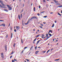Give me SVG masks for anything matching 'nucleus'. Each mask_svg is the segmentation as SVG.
<instances>
[{"instance_id":"1","label":"nucleus","mask_w":62,"mask_h":62,"mask_svg":"<svg viewBox=\"0 0 62 62\" xmlns=\"http://www.w3.org/2000/svg\"><path fill=\"white\" fill-rule=\"evenodd\" d=\"M0 2L1 3L2 6H4V7H6V5H5L3 3V1L2 0H0Z\"/></svg>"},{"instance_id":"2","label":"nucleus","mask_w":62,"mask_h":62,"mask_svg":"<svg viewBox=\"0 0 62 62\" xmlns=\"http://www.w3.org/2000/svg\"><path fill=\"white\" fill-rule=\"evenodd\" d=\"M34 18H35L36 19H37V17L36 16H33L30 19V20H32V19H34Z\"/></svg>"},{"instance_id":"3","label":"nucleus","mask_w":62,"mask_h":62,"mask_svg":"<svg viewBox=\"0 0 62 62\" xmlns=\"http://www.w3.org/2000/svg\"><path fill=\"white\" fill-rule=\"evenodd\" d=\"M20 28V27L19 26H16V29L17 30L19 29Z\"/></svg>"},{"instance_id":"4","label":"nucleus","mask_w":62,"mask_h":62,"mask_svg":"<svg viewBox=\"0 0 62 62\" xmlns=\"http://www.w3.org/2000/svg\"><path fill=\"white\" fill-rule=\"evenodd\" d=\"M1 56L2 58H4V55H3V53H2L1 54Z\"/></svg>"},{"instance_id":"5","label":"nucleus","mask_w":62,"mask_h":62,"mask_svg":"<svg viewBox=\"0 0 62 62\" xmlns=\"http://www.w3.org/2000/svg\"><path fill=\"white\" fill-rule=\"evenodd\" d=\"M8 8L9 10H12V7H9V8Z\"/></svg>"},{"instance_id":"6","label":"nucleus","mask_w":62,"mask_h":62,"mask_svg":"<svg viewBox=\"0 0 62 62\" xmlns=\"http://www.w3.org/2000/svg\"><path fill=\"white\" fill-rule=\"evenodd\" d=\"M40 13H42V14L44 13H45V11H44L43 12L40 11Z\"/></svg>"},{"instance_id":"7","label":"nucleus","mask_w":62,"mask_h":62,"mask_svg":"<svg viewBox=\"0 0 62 62\" xmlns=\"http://www.w3.org/2000/svg\"><path fill=\"white\" fill-rule=\"evenodd\" d=\"M53 1H54V2H55V3H58V1H56V0H53Z\"/></svg>"},{"instance_id":"8","label":"nucleus","mask_w":62,"mask_h":62,"mask_svg":"<svg viewBox=\"0 0 62 62\" xmlns=\"http://www.w3.org/2000/svg\"><path fill=\"white\" fill-rule=\"evenodd\" d=\"M39 51H37L36 52H35V54H38V53H39Z\"/></svg>"},{"instance_id":"9","label":"nucleus","mask_w":62,"mask_h":62,"mask_svg":"<svg viewBox=\"0 0 62 62\" xmlns=\"http://www.w3.org/2000/svg\"><path fill=\"white\" fill-rule=\"evenodd\" d=\"M18 18L19 20H21V18H20V15H18Z\"/></svg>"},{"instance_id":"10","label":"nucleus","mask_w":62,"mask_h":62,"mask_svg":"<svg viewBox=\"0 0 62 62\" xmlns=\"http://www.w3.org/2000/svg\"><path fill=\"white\" fill-rule=\"evenodd\" d=\"M5 48L6 51H7V46H5Z\"/></svg>"},{"instance_id":"11","label":"nucleus","mask_w":62,"mask_h":62,"mask_svg":"<svg viewBox=\"0 0 62 62\" xmlns=\"http://www.w3.org/2000/svg\"><path fill=\"white\" fill-rule=\"evenodd\" d=\"M4 10L5 11H7V12H8V10L7 9H4Z\"/></svg>"},{"instance_id":"12","label":"nucleus","mask_w":62,"mask_h":62,"mask_svg":"<svg viewBox=\"0 0 62 62\" xmlns=\"http://www.w3.org/2000/svg\"><path fill=\"white\" fill-rule=\"evenodd\" d=\"M40 34H39L38 35H37L36 36V38H37V37H39V36H40Z\"/></svg>"},{"instance_id":"13","label":"nucleus","mask_w":62,"mask_h":62,"mask_svg":"<svg viewBox=\"0 0 62 62\" xmlns=\"http://www.w3.org/2000/svg\"><path fill=\"white\" fill-rule=\"evenodd\" d=\"M54 24H53L52 26V27H54Z\"/></svg>"},{"instance_id":"14","label":"nucleus","mask_w":62,"mask_h":62,"mask_svg":"<svg viewBox=\"0 0 62 62\" xmlns=\"http://www.w3.org/2000/svg\"><path fill=\"white\" fill-rule=\"evenodd\" d=\"M52 31L51 30H49V32H51V33H53V31Z\"/></svg>"},{"instance_id":"15","label":"nucleus","mask_w":62,"mask_h":62,"mask_svg":"<svg viewBox=\"0 0 62 62\" xmlns=\"http://www.w3.org/2000/svg\"><path fill=\"white\" fill-rule=\"evenodd\" d=\"M58 7H59V8H61V7H62V5L59 6Z\"/></svg>"},{"instance_id":"16","label":"nucleus","mask_w":62,"mask_h":62,"mask_svg":"<svg viewBox=\"0 0 62 62\" xmlns=\"http://www.w3.org/2000/svg\"><path fill=\"white\" fill-rule=\"evenodd\" d=\"M7 7H8V8L10 7V6H9V5H7Z\"/></svg>"},{"instance_id":"17","label":"nucleus","mask_w":62,"mask_h":62,"mask_svg":"<svg viewBox=\"0 0 62 62\" xmlns=\"http://www.w3.org/2000/svg\"><path fill=\"white\" fill-rule=\"evenodd\" d=\"M46 38H47L48 37V34L47 33L46 35Z\"/></svg>"},{"instance_id":"18","label":"nucleus","mask_w":62,"mask_h":62,"mask_svg":"<svg viewBox=\"0 0 62 62\" xmlns=\"http://www.w3.org/2000/svg\"><path fill=\"white\" fill-rule=\"evenodd\" d=\"M5 24L3 23L2 24V26H5Z\"/></svg>"},{"instance_id":"19","label":"nucleus","mask_w":62,"mask_h":62,"mask_svg":"<svg viewBox=\"0 0 62 62\" xmlns=\"http://www.w3.org/2000/svg\"><path fill=\"white\" fill-rule=\"evenodd\" d=\"M58 14L60 16H61V15L59 13H58Z\"/></svg>"},{"instance_id":"20","label":"nucleus","mask_w":62,"mask_h":62,"mask_svg":"<svg viewBox=\"0 0 62 62\" xmlns=\"http://www.w3.org/2000/svg\"><path fill=\"white\" fill-rule=\"evenodd\" d=\"M39 41H38L37 43V44H36V45H37L38 44V43H39Z\"/></svg>"},{"instance_id":"21","label":"nucleus","mask_w":62,"mask_h":62,"mask_svg":"<svg viewBox=\"0 0 62 62\" xmlns=\"http://www.w3.org/2000/svg\"><path fill=\"white\" fill-rule=\"evenodd\" d=\"M20 16H21V18H22V17H23V16L22 15V14H21L20 15Z\"/></svg>"},{"instance_id":"22","label":"nucleus","mask_w":62,"mask_h":62,"mask_svg":"<svg viewBox=\"0 0 62 62\" xmlns=\"http://www.w3.org/2000/svg\"><path fill=\"white\" fill-rule=\"evenodd\" d=\"M14 52V51H13V50L12 51V52L11 53V54H13Z\"/></svg>"},{"instance_id":"23","label":"nucleus","mask_w":62,"mask_h":62,"mask_svg":"<svg viewBox=\"0 0 62 62\" xmlns=\"http://www.w3.org/2000/svg\"><path fill=\"white\" fill-rule=\"evenodd\" d=\"M50 50H48L46 54H47L48 53V52H49L50 51Z\"/></svg>"},{"instance_id":"24","label":"nucleus","mask_w":62,"mask_h":62,"mask_svg":"<svg viewBox=\"0 0 62 62\" xmlns=\"http://www.w3.org/2000/svg\"><path fill=\"white\" fill-rule=\"evenodd\" d=\"M0 7H1V8H3V6H2L0 4Z\"/></svg>"},{"instance_id":"25","label":"nucleus","mask_w":62,"mask_h":62,"mask_svg":"<svg viewBox=\"0 0 62 62\" xmlns=\"http://www.w3.org/2000/svg\"><path fill=\"white\" fill-rule=\"evenodd\" d=\"M59 59H58L57 60H55V61H58V60H59Z\"/></svg>"},{"instance_id":"26","label":"nucleus","mask_w":62,"mask_h":62,"mask_svg":"<svg viewBox=\"0 0 62 62\" xmlns=\"http://www.w3.org/2000/svg\"><path fill=\"white\" fill-rule=\"evenodd\" d=\"M42 37H44V34H42Z\"/></svg>"},{"instance_id":"27","label":"nucleus","mask_w":62,"mask_h":62,"mask_svg":"<svg viewBox=\"0 0 62 62\" xmlns=\"http://www.w3.org/2000/svg\"><path fill=\"white\" fill-rule=\"evenodd\" d=\"M37 46H36L35 47V50H36L37 49Z\"/></svg>"},{"instance_id":"28","label":"nucleus","mask_w":62,"mask_h":62,"mask_svg":"<svg viewBox=\"0 0 62 62\" xmlns=\"http://www.w3.org/2000/svg\"><path fill=\"white\" fill-rule=\"evenodd\" d=\"M30 21V20H28V22H27V23H29V21Z\"/></svg>"},{"instance_id":"29","label":"nucleus","mask_w":62,"mask_h":62,"mask_svg":"<svg viewBox=\"0 0 62 62\" xmlns=\"http://www.w3.org/2000/svg\"><path fill=\"white\" fill-rule=\"evenodd\" d=\"M36 39H37V38L35 39L34 40V41H35L36 40Z\"/></svg>"},{"instance_id":"30","label":"nucleus","mask_w":62,"mask_h":62,"mask_svg":"<svg viewBox=\"0 0 62 62\" xmlns=\"http://www.w3.org/2000/svg\"><path fill=\"white\" fill-rule=\"evenodd\" d=\"M40 24L41 26H43V25L41 23Z\"/></svg>"},{"instance_id":"31","label":"nucleus","mask_w":62,"mask_h":62,"mask_svg":"<svg viewBox=\"0 0 62 62\" xmlns=\"http://www.w3.org/2000/svg\"><path fill=\"white\" fill-rule=\"evenodd\" d=\"M39 27L40 28H42V27H41V26H39Z\"/></svg>"},{"instance_id":"32","label":"nucleus","mask_w":62,"mask_h":62,"mask_svg":"<svg viewBox=\"0 0 62 62\" xmlns=\"http://www.w3.org/2000/svg\"><path fill=\"white\" fill-rule=\"evenodd\" d=\"M8 35H7L6 36V38H8Z\"/></svg>"},{"instance_id":"33","label":"nucleus","mask_w":62,"mask_h":62,"mask_svg":"<svg viewBox=\"0 0 62 62\" xmlns=\"http://www.w3.org/2000/svg\"><path fill=\"white\" fill-rule=\"evenodd\" d=\"M2 8H7V7H2Z\"/></svg>"},{"instance_id":"34","label":"nucleus","mask_w":62,"mask_h":62,"mask_svg":"<svg viewBox=\"0 0 62 62\" xmlns=\"http://www.w3.org/2000/svg\"><path fill=\"white\" fill-rule=\"evenodd\" d=\"M47 17V16H44V18H46Z\"/></svg>"},{"instance_id":"35","label":"nucleus","mask_w":62,"mask_h":62,"mask_svg":"<svg viewBox=\"0 0 62 62\" xmlns=\"http://www.w3.org/2000/svg\"><path fill=\"white\" fill-rule=\"evenodd\" d=\"M43 1L45 3H46V1H45V0H43Z\"/></svg>"},{"instance_id":"36","label":"nucleus","mask_w":62,"mask_h":62,"mask_svg":"<svg viewBox=\"0 0 62 62\" xmlns=\"http://www.w3.org/2000/svg\"><path fill=\"white\" fill-rule=\"evenodd\" d=\"M15 43L14 44V45H13V46L14 47H15Z\"/></svg>"},{"instance_id":"37","label":"nucleus","mask_w":62,"mask_h":62,"mask_svg":"<svg viewBox=\"0 0 62 62\" xmlns=\"http://www.w3.org/2000/svg\"><path fill=\"white\" fill-rule=\"evenodd\" d=\"M0 22H4V21H3L2 20H0Z\"/></svg>"},{"instance_id":"38","label":"nucleus","mask_w":62,"mask_h":62,"mask_svg":"<svg viewBox=\"0 0 62 62\" xmlns=\"http://www.w3.org/2000/svg\"><path fill=\"white\" fill-rule=\"evenodd\" d=\"M27 48V47H25L24 48V50H25V49H26V48Z\"/></svg>"},{"instance_id":"39","label":"nucleus","mask_w":62,"mask_h":62,"mask_svg":"<svg viewBox=\"0 0 62 62\" xmlns=\"http://www.w3.org/2000/svg\"><path fill=\"white\" fill-rule=\"evenodd\" d=\"M14 61H17V60H16V59H14Z\"/></svg>"},{"instance_id":"40","label":"nucleus","mask_w":62,"mask_h":62,"mask_svg":"<svg viewBox=\"0 0 62 62\" xmlns=\"http://www.w3.org/2000/svg\"><path fill=\"white\" fill-rule=\"evenodd\" d=\"M26 60H27V61L28 62L29 61V60H28V59H26Z\"/></svg>"},{"instance_id":"41","label":"nucleus","mask_w":62,"mask_h":62,"mask_svg":"<svg viewBox=\"0 0 62 62\" xmlns=\"http://www.w3.org/2000/svg\"><path fill=\"white\" fill-rule=\"evenodd\" d=\"M10 30H12V27L11 26L10 27Z\"/></svg>"},{"instance_id":"42","label":"nucleus","mask_w":62,"mask_h":62,"mask_svg":"<svg viewBox=\"0 0 62 62\" xmlns=\"http://www.w3.org/2000/svg\"><path fill=\"white\" fill-rule=\"evenodd\" d=\"M49 35L50 36H52V34H49Z\"/></svg>"},{"instance_id":"43","label":"nucleus","mask_w":62,"mask_h":62,"mask_svg":"<svg viewBox=\"0 0 62 62\" xmlns=\"http://www.w3.org/2000/svg\"><path fill=\"white\" fill-rule=\"evenodd\" d=\"M12 35H13L12 33L11 38H12Z\"/></svg>"},{"instance_id":"44","label":"nucleus","mask_w":62,"mask_h":62,"mask_svg":"<svg viewBox=\"0 0 62 62\" xmlns=\"http://www.w3.org/2000/svg\"><path fill=\"white\" fill-rule=\"evenodd\" d=\"M35 7H34V11L35 12Z\"/></svg>"},{"instance_id":"45","label":"nucleus","mask_w":62,"mask_h":62,"mask_svg":"<svg viewBox=\"0 0 62 62\" xmlns=\"http://www.w3.org/2000/svg\"><path fill=\"white\" fill-rule=\"evenodd\" d=\"M41 8V7L40 6V5H39V8Z\"/></svg>"},{"instance_id":"46","label":"nucleus","mask_w":62,"mask_h":62,"mask_svg":"<svg viewBox=\"0 0 62 62\" xmlns=\"http://www.w3.org/2000/svg\"><path fill=\"white\" fill-rule=\"evenodd\" d=\"M21 42H22V43H23V39H22V40H21Z\"/></svg>"},{"instance_id":"47","label":"nucleus","mask_w":62,"mask_h":62,"mask_svg":"<svg viewBox=\"0 0 62 62\" xmlns=\"http://www.w3.org/2000/svg\"><path fill=\"white\" fill-rule=\"evenodd\" d=\"M12 62H14V60H12Z\"/></svg>"},{"instance_id":"48","label":"nucleus","mask_w":62,"mask_h":62,"mask_svg":"<svg viewBox=\"0 0 62 62\" xmlns=\"http://www.w3.org/2000/svg\"><path fill=\"white\" fill-rule=\"evenodd\" d=\"M14 31L15 32H16V30L15 29L14 30Z\"/></svg>"},{"instance_id":"49","label":"nucleus","mask_w":62,"mask_h":62,"mask_svg":"<svg viewBox=\"0 0 62 62\" xmlns=\"http://www.w3.org/2000/svg\"><path fill=\"white\" fill-rule=\"evenodd\" d=\"M45 52H46V51H44L43 52V53H45Z\"/></svg>"},{"instance_id":"50","label":"nucleus","mask_w":62,"mask_h":62,"mask_svg":"<svg viewBox=\"0 0 62 62\" xmlns=\"http://www.w3.org/2000/svg\"><path fill=\"white\" fill-rule=\"evenodd\" d=\"M37 14L38 16H39V15H40V14L39 13L38 14Z\"/></svg>"},{"instance_id":"51","label":"nucleus","mask_w":62,"mask_h":62,"mask_svg":"<svg viewBox=\"0 0 62 62\" xmlns=\"http://www.w3.org/2000/svg\"><path fill=\"white\" fill-rule=\"evenodd\" d=\"M12 57V56H10V58H11V57Z\"/></svg>"},{"instance_id":"52","label":"nucleus","mask_w":62,"mask_h":62,"mask_svg":"<svg viewBox=\"0 0 62 62\" xmlns=\"http://www.w3.org/2000/svg\"><path fill=\"white\" fill-rule=\"evenodd\" d=\"M3 26L2 24H1L0 25V26Z\"/></svg>"},{"instance_id":"53","label":"nucleus","mask_w":62,"mask_h":62,"mask_svg":"<svg viewBox=\"0 0 62 62\" xmlns=\"http://www.w3.org/2000/svg\"><path fill=\"white\" fill-rule=\"evenodd\" d=\"M24 6V4H23V7Z\"/></svg>"},{"instance_id":"54","label":"nucleus","mask_w":62,"mask_h":62,"mask_svg":"<svg viewBox=\"0 0 62 62\" xmlns=\"http://www.w3.org/2000/svg\"><path fill=\"white\" fill-rule=\"evenodd\" d=\"M56 5H58V3H57L56 4Z\"/></svg>"},{"instance_id":"55","label":"nucleus","mask_w":62,"mask_h":62,"mask_svg":"<svg viewBox=\"0 0 62 62\" xmlns=\"http://www.w3.org/2000/svg\"><path fill=\"white\" fill-rule=\"evenodd\" d=\"M58 5H61V4L58 3Z\"/></svg>"},{"instance_id":"56","label":"nucleus","mask_w":62,"mask_h":62,"mask_svg":"<svg viewBox=\"0 0 62 62\" xmlns=\"http://www.w3.org/2000/svg\"><path fill=\"white\" fill-rule=\"evenodd\" d=\"M22 12H23V9L22 10Z\"/></svg>"},{"instance_id":"57","label":"nucleus","mask_w":62,"mask_h":62,"mask_svg":"<svg viewBox=\"0 0 62 62\" xmlns=\"http://www.w3.org/2000/svg\"><path fill=\"white\" fill-rule=\"evenodd\" d=\"M23 50L22 52V54H23Z\"/></svg>"},{"instance_id":"58","label":"nucleus","mask_w":62,"mask_h":62,"mask_svg":"<svg viewBox=\"0 0 62 62\" xmlns=\"http://www.w3.org/2000/svg\"><path fill=\"white\" fill-rule=\"evenodd\" d=\"M10 25V24L9 23V26Z\"/></svg>"},{"instance_id":"59","label":"nucleus","mask_w":62,"mask_h":62,"mask_svg":"<svg viewBox=\"0 0 62 62\" xmlns=\"http://www.w3.org/2000/svg\"><path fill=\"white\" fill-rule=\"evenodd\" d=\"M48 39V38H47V39L45 40H47V39Z\"/></svg>"},{"instance_id":"60","label":"nucleus","mask_w":62,"mask_h":62,"mask_svg":"<svg viewBox=\"0 0 62 62\" xmlns=\"http://www.w3.org/2000/svg\"><path fill=\"white\" fill-rule=\"evenodd\" d=\"M55 23H56V21H55Z\"/></svg>"},{"instance_id":"61","label":"nucleus","mask_w":62,"mask_h":62,"mask_svg":"<svg viewBox=\"0 0 62 62\" xmlns=\"http://www.w3.org/2000/svg\"><path fill=\"white\" fill-rule=\"evenodd\" d=\"M33 46H32L31 48V49H32V48H33Z\"/></svg>"},{"instance_id":"62","label":"nucleus","mask_w":62,"mask_h":62,"mask_svg":"<svg viewBox=\"0 0 62 62\" xmlns=\"http://www.w3.org/2000/svg\"><path fill=\"white\" fill-rule=\"evenodd\" d=\"M38 48H40V47H38Z\"/></svg>"},{"instance_id":"63","label":"nucleus","mask_w":62,"mask_h":62,"mask_svg":"<svg viewBox=\"0 0 62 62\" xmlns=\"http://www.w3.org/2000/svg\"><path fill=\"white\" fill-rule=\"evenodd\" d=\"M25 24L26 25V24H28L27 23H25Z\"/></svg>"},{"instance_id":"64","label":"nucleus","mask_w":62,"mask_h":62,"mask_svg":"<svg viewBox=\"0 0 62 62\" xmlns=\"http://www.w3.org/2000/svg\"><path fill=\"white\" fill-rule=\"evenodd\" d=\"M53 12H51V13H50V14H53Z\"/></svg>"}]
</instances>
